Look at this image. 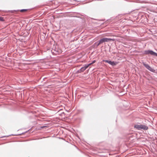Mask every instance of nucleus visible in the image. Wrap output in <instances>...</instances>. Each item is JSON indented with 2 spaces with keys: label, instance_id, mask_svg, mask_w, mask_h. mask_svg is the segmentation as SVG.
<instances>
[{
  "label": "nucleus",
  "instance_id": "14",
  "mask_svg": "<svg viewBox=\"0 0 157 157\" xmlns=\"http://www.w3.org/2000/svg\"><path fill=\"white\" fill-rule=\"evenodd\" d=\"M91 64H92L91 63L88 64H86L88 67H89V66Z\"/></svg>",
  "mask_w": 157,
  "mask_h": 157
},
{
  "label": "nucleus",
  "instance_id": "1",
  "mask_svg": "<svg viewBox=\"0 0 157 157\" xmlns=\"http://www.w3.org/2000/svg\"><path fill=\"white\" fill-rule=\"evenodd\" d=\"M143 54L144 55H148V56L151 55L157 57V53L151 50L144 51L143 52Z\"/></svg>",
  "mask_w": 157,
  "mask_h": 157
},
{
  "label": "nucleus",
  "instance_id": "6",
  "mask_svg": "<svg viewBox=\"0 0 157 157\" xmlns=\"http://www.w3.org/2000/svg\"><path fill=\"white\" fill-rule=\"evenodd\" d=\"M141 124H135L134 128L138 130H141Z\"/></svg>",
  "mask_w": 157,
  "mask_h": 157
},
{
  "label": "nucleus",
  "instance_id": "15",
  "mask_svg": "<svg viewBox=\"0 0 157 157\" xmlns=\"http://www.w3.org/2000/svg\"><path fill=\"white\" fill-rule=\"evenodd\" d=\"M96 61V60H93L92 62H91V63L92 64L94 63H95Z\"/></svg>",
  "mask_w": 157,
  "mask_h": 157
},
{
  "label": "nucleus",
  "instance_id": "9",
  "mask_svg": "<svg viewBox=\"0 0 157 157\" xmlns=\"http://www.w3.org/2000/svg\"><path fill=\"white\" fill-rule=\"evenodd\" d=\"M29 9H21V10H17V11H20L21 12H23L26 11H27Z\"/></svg>",
  "mask_w": 157,
  "mask_h": 157
},
{
  "label": "nucleus",
  "instance_id": "8",
  "mask_svg": "<svg viewBox=\"0 0 157 157\" xmlns=\"http://www.w3.org/2000/svg\"><path fill=\"white\" fill-rule=\"evenodd\" d=\"M88 68L86 65V64L83 65V66L82 67L80 68V70H82V72H83L87 68Z\"/></svg>",
  "mask_w": 157,
  "mask_h": 157
},
{
  "label": "nucleus",
  "instance_id": "12",
  "mask_svg": "<svg viewBox=\"0 0 157 157\" xmlns=\"http://www.w3.org/2000/svg\"><path fill=\"white\" fill-rule=\"evenodd\" d=\"M0 21H4V20L3 19V17H2L0 16Z\"/></svg>",
  "mask_w": 157,
  "mask_h": 157
},
{
  "label": "nucleus",
  "instance_id": "4",
  "mask_svg": "<svg viewBox=\"0 0 157 157\" xmlns=\"http://www.w3.org/2000/svg\"><path fill=\"white\" fill-rule=\"evenodd\" d=\"M100 44H101L99 41H98L96 42H95L93 45V46L94 48H98V46H99Z\"/></svg>",
  "mask_w": 157,
  "mask_h": 157
},
{
  "label": "nucleus",
  "instance_id": "16",
  "mask_svg": "<svg viewBox=\"0 0 157 157\" xmlns=\"http://www.w3.org/2000/svg\"><path fill=\"white\" fill-rule=\"evenodd\" d=\"M46 35V33H43V34L42 35V36H43L44 37V36Z\"/></svg>",
  "mask_w": 157,
  "mask_h": 157
},
{
  "label": "nucleus",
  "instance_id": "11",
  "mask_svg": "<svg viewBox=\"0 0 157 157\" xmlns=\"http://www.w3.org/2000/svg\"><path fill=\"white\" fill-rule=\"evenodd\" d=\"M82 72V70H80V69L79 70H78L76 71V73L78 74V73H81Z\"/></svg>",
  "mask_w": 157,
  "mask_h": 157
},
{
  "label": "nucleus",
  "instance_id": "19",
  "mask_svg": "<svg viewBox=\"0 0 157 157\" xmlns=\"http://www.w3.org/2000/svg\"><path fill=\"white\" fill-rule=\"evenodd\" d=\"M45 78H43V80H44V79H45Z\"/></svg>",
  "mask_w": 157,
  "mask_h": 157
},
{
  "label": "nucleus",
  "instance_id": "20",
  "mask_svg": "<svg viewBox=\"0 0 157 157\" xmlns=\"http://www.w3.org/2000/svg\"><path fill=\"white\" fill-rule=\"evenodd\" d=\"M44 127H45V126H42V127H41V128H44Z\"/></svg>",
  "mask_w": 157,
  "mask_h": 157
},
{
  "label": "nucleus",
  "instance_id": "3",
  "mask_svg": "<svg viewBox=\"0 0 157 157\" xmlns=\"http://www.w3.org/2000/svg\"><path fill=\"white\" fill-rule=\"evenodd\" d=\"M143 65L148 70L152 72H155V71L153 68H151L146 63H145L143 62L142 63Z\"/></svg>",
  "mask_w": 157,
  "mask_h": 157
},
{
  "label": "nucleus",
  "instance_id": "10",
  "mask_svg": "<svg viewBox=\"0 0 157 157\" xmlns=\"http://www.w3.org/2000/svg\"><path fill=\"white\" fill-rule=\"evenodd\" d=\"M16 135L11 134V135H8V136H1V137H0V138H2L5 137H8L9 136H16Z\"/></svg>",
  "mask_w": 157,
  "mask_h": 157
},
{
  "label": "nucleus",
  "instance_id": "2",
  "mask_svg": "<svg viewBox=\"0 0 157 157\" xmlns=\"http://www.w3.org/2000/svg\"><path fill=\"white\" fill-rule=\"evenodd\" d=\"M114 39L107 38H103L99 40V41L101 44H102L105 42H108L111 41H113Z\"/></svg>",
  "mask_w": 157,
  "mask_h": 157
},
{
  "label": "nucleus",
  "instance_id": "7",
  "mask_svg": "<svg viewBox=\"0 0 157 157\" xmlns=\"http://www.w3.org/2000/svg\"><path fill=\"white\" fill-rule=\"evenodd\" d=\"M108 63L112 66H113L116 65L117 64V63L116 62L114 61L109 60V62H108Z\"/></svg>",
  "mask_w": 157,
  "mask_h": 157
},
{
  "label": "nucleus",
  "instance_id": "5",
  "mask_svg": "<svg viewBox=\"0 0 157 157\" xmlns=\"http://www.w3.org/2000/svg\"><path fill=\"white\" fill-rule=\"evenodd\" d=\"M148 129V127L147 126L144 124H141V130L143 129L144 130H146Z\"/></svg>",
  "mask_w": 157,
  "mask_h": 157
},
{
  "label": "nucleus",
  "instance_id": "17",
  "mask_svg": "<svg viewBox=\"0 0 157 157\" xmlns=\"http://www.w3.org/2000/svg\"><path fill=\"white\" fill-rule=\"evenodd\" d=\"M52 51V54L53 55H54V54H55V53L54 52H53L52 50V51Z\"/></svg>",
  "mask_w": 157,
  "mask_h": 157
},
{
  "label": "nucleus",
  "instance_id": "13",
  "mask_svg": "<svg viewBox=\"0 0 157 157\" xmlns=\"http://www.w3.org/2000/svg\"><path fill=\"white\" fill-rule=\"evenodd\" d=\"M109 60H103V62H105V63H108V62H109Z\"/></svg>",
  "mask_w": 157,
  "mask_h": 157
},
{
  "label": "nucleus",
  "instance_id": "18",
  "mask_svg": "<svg viewBox=\"0 0 157 157\" xmlns=\"http://www.w3.org/2000/svg\"><path fill=\"white\" fill-rule=\"evenodd\" d=\"M14 11H16V10H14ZM13 10H11V12H13Z\"/></svg>",
  "mask_w": 157,
  "mask_h": 157
}]
</instances>
